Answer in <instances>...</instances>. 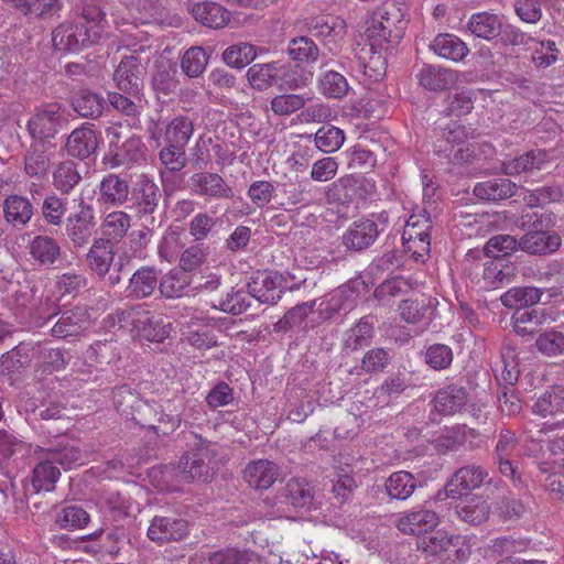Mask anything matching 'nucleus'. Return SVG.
<instances>
[{
    "mask_svg": "<svg viewBox=\"0 0 564 564\" xmlns=\"http://www.w3.org/2000/svg\"><path fill=\"white\" fill-rule=\"evenodd\" d=\"M145 70L138 55L122 57L113 72L116 87L122 93L137 96L142 86Z\"/></svg>",
    "mask_w": 564,
    "mask_h": 564,
    "instance_id": "obj_8",
    "label": "nucleus"
},
{
    "mask_svg": "<svg viewBox=\"0 0 564 564\" xmlns=\"http://www.w3.org/2000/svg\"><path fill=\"white\" fill-rule=\"evenodd\" d=\"M457 516L473 525L482 523L489 516V506L481 497H469L456 507Z\"/></svg>",
    "mask_w": 564,
    "mask_h": 564,
    "instance_id": "obj_47",
    "label": "nucleus"
},
{
    "mask_svg": "<svg viewBox=\"0 0 564 564\" xmlns=\"http://www.w3.org/2000/svg\"><path fill=\"white\" fill-rule=\"evenodd\" d=\"M403 14L393 2H386L369 13L364 22V40L371 50H391L398 44L400 35L393 33Z\"/></svg>",
    "mask_w": 564,
    "mask_h": 564,
    "instance_id": "obj_2",
    "label": "nucleus"
},
{
    "mask_svg": "<svg viewBox=\"0 0 564 564\" xmlns=\"http://www.w3.org/2000/svg\"><path fill=\"white\" fill-rule=\"evenodd\" d=\"M194 134V120L185 115L172 118L163 130L165 143L185 148Z\"/></svg>",
    "mask_w": 564,
    "mask_h": 564,
    "instance_id": "obj_37",
    "label": "nucleus"
},
{
    "mask_svg": "<svg viewBox=\"0 0 564 564\" xmlns=\"http://www.w3.org/2000/svg\"><path fill=\"white\" fill-rule=\"evenodd\" d=\"M189 276L182 271L172 270L164 274L159 283L160 293L166 299H178L187 294Z\"/></svg>",
    "mask_w": 564,
    "mask_h": 564,
    "instance_id": "obj_52",
    "label": "nucleus"
},
{
    "mask_svg": "<svg viewBox=\"0 0 564 564\" xmlns=\"http://www.w3.org/2000/svg\"><path fill=\"white\" fill-rule=\"evenodd\" d=\"M6 221L14 228L25 227L32 219L34 208L30 199L25 196L12 194L9 195L2 204Z\"/></svg>",
    "mask_w": 564,
    "mask_h": 564,
    "instance_id": "obj_22",
    "label": "nucleus"
},
{
    "mask_svg": "<svg viewBox=\"0 0 564 564\" xmlns=\"http://www.w3.org/2000/svg\"><path fill=\"white\" fill-rule=\"evenodd\" d=\"M457 541V536L448 535L443 531H436L419 538L416 545L426 560L434 561L436 558L443 560L451 552H454Z\"/></svg>",
    "mask_w": 564,
    "mask_h": 564,
    "instance_id": "obj_14",
    "label": "nucleus"
},
{
    "mask_svg": "<svg viewBox=\"0 0 564 564\" xmlns=\"http://www.w3.org/2000/svg\"><path fill=\"white\" fill-rule=\"evenodd\" d=\"M131 227V216L123 210H113L101 220L100 229L105 239L120 240Z\"/></svg>",
    "mask_w": 564,
    "mask_h": 564,
    "instance_id": "obj_46",
    "label": "nucleus"
},
{
    "mask_svg": "<svg viewBox=\"0 0 564 564\" xmlns=\"http://www.w3.org/2000/svg\"><path fill=\"white\" fill-rule=\"evenodd\" d=\"M161 194L153 180L142 175L132 189V205L139 217L152 215L158 208Z\"/></svg>",
    "mask_w": 564,
    "mask_h": 564,
    "instance_id": "obj_12",
    "label": "nucleus"
},
{
    "mask_svg": "<svg viewBox=\"0 0 564 564\" xmlns=\"http://www.w3.org/2000/svg\"><path fill=\"white\" fill-rule=\"evenodd\" d=\"M72 106L83 118H97L102 112L105 99L97 93L84 89L73 97Z\"/></svg>",
    "mask_w": 564,
    "mask_h": 564,
    "instance_id": "obj_49",
    "label": "nucleus"
},
{
    "mask_svg": "<svg viewBox=\"0 0 564 564\" xmlns=\"http://www.w3.org/2000/svg\"><path fill=\"white\" fill-rule=\"evenodd\" d=\"M275 84L280 89L294 90L305 86L306 79L302 69L296 65L275 62Z\"/></svg>",
    "mask_w": 564,
    "mask_h": 564,
    "instance_id": "obj_57",
    "label": "nucleus"
},
{
    "mask_svg": "<svg viewBox=\"0 0 564 564\" xmlns=\"http://www.w3.org/2000/svg\"><path fill=\"white\" fill-rule=\"evenodd\" d=\"M79 210L66 219L65 231L74 248H83L89 243L96 232V217L91 205L80 199Z\"/></svg>",
    "mask_w": 564,
    "mask_h": 564,
    "instance_id": "obj_5",
    "label": "nucleus"
},
{
    "mask_svg": "<svg viewBox=\"0 0 564 564\" xmlns=\"http://www.w3.org/2000/svg\"><path fill=\"white\" fill-rule=\"evenodd\" d=\"M310 33L325 45L337 44L346 34V22L339 17H318L308 24Z\"/></svg>",
    "mask_w": 564,
    "mask_h": 564,
    "instance_id": "obj_21",
    "label": "nucleus"
},
{
    "mask_svg": "<svg viewBox=\"0 0 564 564\" xmlns=\"http://www.w3.org/2000/svg\"><path fill=\"white\" fill-rule=\"evenodd\" d=\"M546 161L547 154L544 150H531L520 156L505 161L502 171L507 175H518L541 170Z\"/></svg>",
    "mask_w": 564,
    "mask_h": 564,
    "instance_id": "obj_40",
    "label": "nucleus"
},
{
    "mask_svg": "<svg viewBox=\"0 0 564 564\" xmlns=\"http://www.w3.org/2000/svg\"><path fill=\"white\" fill-rule=\"evenodd\" d=\"M64 119L63 108L58 104H48L29 118L26 130L32 139H50L58 132Z\"/></svg>",
    "mask_w": 564,
    "mask_h": 564,
    "instance_id": "obj_7",
    "label": "nucleus"
},
{
    "mask_svg": "<svg viewBox=\"0 0 564 564\" xmlns=\"http://www.w3.org/2000/svg\"><path fill=\"white\" fill-rule=\"evenodd\" d=\"M345 142V132L335 126L321 127L314 137L315 147L324 153L338 151Z\"/></svg>",
    "mask_w": 564,
    "mask_h": 564,
    "instance_id": "obj_55",
    "label": "nucleus"
},
{
    "mask_svg": "<svg viewBox=\"0 0 564 564\" xmlns=\"http://www.w3.org/2000/svg\"><path fill=\"white\" fill-rule=\"evenodd\" d=\"M115 252L105 238H96L93 241L87 254L88 268L99 276H105L113 262Z\"/></svg>",
    "mask_w": 564,
    "mask_h": 564,
    "instance_id": "obj_31",
    "label": "nucleus"
},
{
    "mask_svg": "<svg viewBox=\"0 0 564 564\" xmlns=\"http://www.w3.org/2000/svg\"><path fill=\"white\" fill-rule=\"evenodd\" d=\"M192 14L197 22L212 29L226 26L230 19L229 12L215 2L195 4L192 9Z\"/></svg>",
    "mask_w": 564,
    "mask_h": 564,
    "instance_id": "obj_39",
    "label": "nucleus"
},
{
    "mask_svg": "<svg viewBox=\"0 0 564 564\" xmlns=\"http://www.w3.org/2000/svg\"><path fill=\"white\" fill-rule=\"evenodd\" d=\"M283 496L290 505L296 508H308L314 498L313 487L303 478L290 479L284 489Z\"/></svg>",
    "mask_w": 564,
    "mask_h": 564,
    "instance_id": "obj_48",
    "label": "nucleus"
},
{
    "mask_svg": "<svg viewBox=\"0 0 564 564\" xmlns=\"http://www.w3.org/2000/svg\"><path fill=\"white\" fill-rule=\"evenodd\" d=\"M288 53L294 61L313 63L317 61L319 50L311 37L299 36L290 41Z\"/></svg>",
    "mask_w": 564,
    "mask_h": 564,
    "instance_id": "obj_62",
    "label": "nucleus"
},
{
    "mask_svg": "<svg viewBox=\"0 0 564 564\" xmlns=\"http://www.w3.org/2000/svg\"><path fill=\"white\" fill-rule=\"evenodd\" d=\"M257 57V51L256 46L246 43L240 42L237 44H234L225 50L223 53V59L224 62L236 68H242L250 64L254 58Z\"/></svg>",
    "mask_w": 564,
    "mask_h": 564,
    "instance_id": "obj_59",
    "label": "nucleus"
},
{
    "mask_svg": "<svg viewBox=\"0 0 564 564\" xmlns=\"http://www.w3.org/2000/svg\"><path fill=\"white\" fill-rule=\"evenodd\" d=\"M51 166V155L42 143H32L24 155V172L30 177H43Z\"/></svg>",
    "mask_w": 564,
    "mask_h": 564,
    "instance_id": "obj_42",
    "label": "nucleus"
},
{
    "mask_svg": "<svg viewBox=\"0 0 564 564\" xmlns=\"http://www.w3.org/2000/svg\"><path fill=\"white\" fill-rule=\"evenodd\" d=\"M97 147V132L89 124H83L73 130L65 144L67 153L79 160H85L90 156L96 151Z\"/></svg>",
    "mask_w": 564,
    "mask_h": 564,
    "instance_id": "obj_19",
    "label": "nucleus"
},
{
    "mask_svg": "<svg viewBox=\"0 0 564 564\" xmlns=\"http://www.w3.org/2000/svg\"><path fill=\"white\" fill-rule=\"evenodd\" d=\"M517 44H523L532 54L533 63L539 67H549L557 59L558 50L552 40L538 41L531 36L520 34L516 36Z\"/></svg>",
    "mask_w": 564,
    "mask_h": 564,
    "instance_id": "obj_30",
    "label": "nucleus"
},
{
    "mask_svg": "<svg viewBox=\"0 0 564 564\" xmlns=\"http://www.w3.org/2000/svg\"><path fill=\"white\" fill-rule=\"evenodd\" d=\"M561 246V238L556 234L547 231H531L519 241V248L529 253H549L556 251Z\"/></svg>",
    "mask_w": 564,
    "mask_h": 564,
    "instance_id": "obj_34",
    "label": "nucleus"
},
{
    "mask_svg": "<svg viewBox=\"0 0 564 564\" xmlns=\"http://www.w3.org/2000/svg\"><path fill=\"white\" fill-rule=\"evenodd\" d=\"M107 327L124 334L130 332L141 340L161 343L170 336L171 324L155 317L142 305L117 311L105 318Z\"/></svg>",
    "mask_w": 564,
    "mask_h": 564,
    "instance_id": "obj_1",
    "label": "nucleus"
},
{
    "mask_svg": "<svg viewBox=\"0 0 564 564\" xmlns=\"http://www.w3.org/2000/svg\"><path fill=\"white\" fill-rule=\"evenodd\" d=\"M373 334L372 324L367 318H361L345 334L344 347L348 350L366 349L370 346Z\"/></svg>",
    "mask_w": 564,
    "mask_h": 564,
    "instance_id": "obj_53",
    "label": "nucleus"
},
{
    "mask_svg": "<svg viewBox=\"0 0 564 564\" xmlns=\"http://www.w3.org/2000/svg\"><path fill=\"white\" fill-rule=\"evenodd\" d=\"M41 210L44 220L48 225L59 226L67 212V198L51 193L43 199Z\"/></svg>",
    "mask_w": 564,
    "mask_h": 564,
    "instance_id": "obj_61",
    "label": "nucleus"
},
{
    "mask_svg": "<svg viewBox=\"0 0 564 564\" xmlns=\"http://www.w3.org/2000/svg\"><path fill=\"white\" fill-rule=\"evenodd\" d=\"M513 271V267L503 259H495L485 264L482 276L490 286L497 288L499 284L510 282Z\"/></svg>",
    "mask_w": 564,
    "mask_h": 564,
    "instance_id": "obj_63",
    "label": "nucleus"
},
{
    "mask_svg": "<svg viewBox=\"0 0 564 564\" xmlns=\"http://www.w3.org/2000/svg\"><path fill=\"white\" fill-rule=\"evenodd\" d=\"M89 325L87 311L75 307L64 312L51 328L53 337L66 339L80 335Z\"/></svg>",
    "mask_w": 564,
    "mask_h": 564,
    "instance_id": "obj_18",
    "label": "nucleus"
},
{
    "mask_svg": "<svg viewBox=\"0 0 564 564\" xmlns=\"http://www.w3.org/2000/svg\"><path fill=\"white\" fill-rule=\"evenodd\" d=\"M248 288L252 297L260 303L274 304L281 299L282 279L275 272L258 273Z\"/></svg>",
    "mask_w": 564,
    "mask_h": 564,
    "instance_id": "obj_16",
    "label": "nucleus"
},
{
    "mask_svg": "<svg viewBox=\"0 0 564 564\" xmlns=\"http://www.w3.org/2000/svg\"><path fill=\"white\" fill-rule=\"evenodd\" d=\"M207 64L208 56L199 46L188 48L181 59L182 72L191 78L199 77L205 72Z\"/></svg>",
    "mask_w": 564,
    "mask_h": 564,
    "instance_id": "obj_58",
    "label": "nucleus"
},
{
    "mask_svg": "<svg viewBox=\"0 0 564 564\" xmlns=\"http://www.w3.org/2000/svg\"><path fill=\"white\" fill-rule=\"evenodd\" d=\"M189 191L208 199H230L234 197L231 186L221 175L213 172H197L188 180Z\"/></svg>",
    "mask_w": 564,
    "mask_h": 564,
    "instance_id": "obj_9",
    "label": "nucleus"
},
{
    "mask_svg": "<svg viewBox=\"0 0 564 564\" xmlns=\"http://www.w3.org/2000/svg\"><path fill=\"white\" fill-rule=\"evenodd\" d=\"M357 301L358 294L354 289L348 285L340 286L326 301L319 303L318 311L324 319H328L341 312H349Z\"/></svg>",
    "mask_w": 564,
    "mask_h": 564,
    "instance_id": "obj_24",
    "label": "nucleus"
},
{
    "mask_svg": "<svg viewBox=\"0 0 564 564\" xmlns=\"http://www.w3.org/2000/svg\"><path fill=\"white\" fill-rule=\"evenodd\" d=\"M518 186L508 178H491L477 183L474 187V195L480 199L498 202L512 197Z\"/></svg>",
    "mask_w": 564,
    "mask_h": 564,
    "instance_id": "obj_32",
    "label": "nucleus"
},
{
    "mask_svg": "<svg viewBox=\"0 0 564 564\" xmlns=\"http://www.w3.org/2000/svg\"><path fill=\"white\" fill-rule=\"evenodd\" d=\"M129 196L128 182L117 174L106 175L100 184L97 202L100 205L121 206Z\"/></svg>",
    "mask_w": 564,
    "mask_h": 564,
    "instance_id": "obj_25",
    "label": "nucleus"
},
{
    "mask_svg": "<svg viewBox=\"0 0 564 564\" xmlns=\"http://www.w3.org/2000/svg\"><path fill=\"white\" fill-rule=\"evenodd\" d=\"M326 199L330 204L349 205L355 202L352 174L337 178L327 186Z\"/></svg>",
    "mask_w": 564,
    "mask_h": 564,
    "instance_id": "obj_56",
    "label": "nucleus"
},
{
    "mask_svg": "<svg viewBox=\"0 0 564 564\" xmlns=\"http://www.w3.org/2000/svg\"><path fill=\"white\" fill-rule=\"evenodd\" d=\"M438 524L436 512L427 509L412 510L397 520V528L404 534H421Z\"/></svg>",
    "mask_w": 564,
    "mask_h": 564,
    "instance_id": "obj_23",
    "label": "nucleus"
},
{
    "mask_svg": "<svg viewBox=\"0 0 564 564\" xmlns=\"http://www.w3.org/2000/svg\"><path fill=\"white\" fill-rule=\"evenodd\" d=\"M20 14L32 19H45L62 8L61 0H2Z\"/></svg>",
    "mask_w": 564,
    "mask_h": 564,
    "instance_id": "obj_28",
    "label": "nucleus"
},
{
    "mask_svg": "<svg viewBox=\"0 0 564 564\" xmlns=\"http://www.w3.org/2000/svg\"><path fill=\"white\" fill-rule=\"evenodd\" d=\"M542 291L534 286L511 288L505 292L500 300L508 308L532 306L540 302Z\"/></svg>",
    "mask_w": 564,
    "mask_h": 564,
    "instance_id": "obj_50",
    "label": "nucleus"
},
{
    "mask_svg": "<svg viewBox=\"0 0 564 564\" xmlns=\"http://www.w3.org/2000/svg\"><path fill=\"white\" fill-rule=\"evenodd\" d=\"M388 51L362 46L356 52L359 68L369 83H379L386 76Z\"/></svg>",
    "mask_w": 564,
    "mask_h": 564,
    "instance_id": "obj_17",
    "label": "nucleus"
},
{
    "mask_svg": "<svg viewBox=\"0 0 564 564\" xmlns=\"http://www.w3.org/2000/svg\"><path fill=\"white\" fill-rule=\"evenodd\" d=\"M96 40V32L84 21H65L52 32L55 50L64 53L79 52Z\"/></svg>",
    "mask_w": 564,
    "mask_h": 564,
    "instance_id": "obj_4",
    "label": "nucleus"
},
{
    "mask_svg": "<svg viewBox=\"0 0 564 564\" xmlns=\"http://www.w3.org/2000/svg\"><path fill=\"white\" fill-rule=\"evenodd\" d=\"M550 319L551 316L545 310L517 312L512 316V327L518 336L531 337L536 334Z\"/></svg>",
    "mask_w": 564,
    "mask_h": 564,
    "instance_id": "obj_35",
    "label": "nucleus"
},
{
    "mask_svg": "<svg viewBox=\"0 0 564 564\" xmlns=\"http://www.w3.org/2000/svg\"><path fill=\"white\" fill-rule=\"evenodd\" d=\"M384 488L391 499L406 500L414 492L416 480L411 473L400 470L387 478Z\"/></svg>",
    "mask_w": 564,
    "mask_h": 564,
    "instance_id": "obj_45",
    "label": "nucleus"
},
{
    "mask_svg": "<svg viewBox=\"0 0 564 564\" xmlns=\"http://www.w3.org/2000/svg\"><path fill=\"white\" fill-rule=\"evenodd\" d=\"M389 225L387 212L371 214L352 221L341 237L343 246L350 251H362L375 243Z\"/></svg>",
    "mask_w": 564,
    "mask_h": 564,
    "instance_id": "obj_3",
    "label": "nucleus"
},
{
    "mask_svg": "<svg viewBox=\"0 0 564 564\" xmlns=\"http://www.w3.org/2000/svg\"><path fill=\"white\" fill-rule=\"evenodd\" d=\"M45 456L52 460L53 464L61 465L64 469H69L75 465L84 463V455L82 451L73 444H61L58 447L47 448Z\"/></svg>",
    "mask_w": 564,
    "mask_h": 564,
    "instance_id": "obj_54",
    "label": "nucleus"
},
{
    "mask_svg": "<svg viewBox=\"0 0 564 564\" xmlns=\"http://www.w3.org/2000/svg\"><path fill=\"white\" fill-rule=\"evenodd\" d=\"M26 250L31 259L43 267H52L62 256L58 241L48 235H35L30 238Z\"/></svg>",
    "mask_w": 564,
    "mask_h": 564,
    "instance_id": "obj_13",
    "label": "nucleus"
},
{
    "mask_svg": "<svg viewBox=\"0 0 564 564\" xmlns=\"http://www.w3.org/2000/svg\"><path fill=\"white\" fill-rule=\"evenodd\" d=\"M467 402V392L464 388L448 386L436 392L432 404L434 411L442 415H453L460 411Z\"/></svg>",
    "mask_w": 564,
    "mask_h": 564,
    "instance_id": "obj_29",
    "label": "nucleus"
},
{
    "mask_svg": "<svg viewBox=\"0 0 564 564\" xmlns=\"http://www.w3.org/2000/svg\"><path fill=\"white\" fill-rule=\"evenodd\" d=\"M488 471L479 465H466L457 469L445 486L446 496L456 499L479 488L488 478Z\"/></svg>",
    "mask_w": 564,
    "mask_h": 564,
    "instance_id": "obj_10",
    "label": "nucleus"
},
{
    "mask_svg": "<svg viewBox=\"0 0 564 564\" xmlns=\"http://www.w3.org/2000/svg\"><path fill=\"white\" fill-rule=\"evenodd\" d=\"M82 181L78 164L72 160L57 163L52 172V184L61 194H69Z\"/></svg>",
    "mask_w": 564,
    "mask_h": 564,
    "instance_id": "obj_38",
    "label": "nucleus"
},
{
    "mask_svg": "<svg viewBox=\"0 0 564 564\" xmlns=\"http://www.w3.org/2000/svg\"><path fill=\"white\" fill-rule=\"evenodd\" d=\"M502 23L498 15L488 12L473 14L468 21V30L477 37L492 40L501 32Z\"/></svg>",
    "mask_w": 564,
    "mask_h": 564,
    "instance_id": "obj_43",
    "label": "nucleus"
},
{
    "mask_svg": "<svg viewBox=\"0 0 564 564\" xmlns=\"http://www.w3.org/2000/svg\"><path fill=\"white\" fill-rule=\"evenodd\" d=\"M159 274L160 271L152 267L138 269L129 280L127 295L137 300L151 296L159 288Z\"/></svg>",
    "mask_w": 564,
    "mask_h": 564,
    "instance_id": "obj_26",
    "label": "nucleus"
},
{
    "mask_svg": "<svg viewBox=\"0 0 564 564\" xmlns=\"http://www.w3.org/2000/svg\"><path fill=\"white\" fill-rule=\"evenodd\" d=\"M214 447L215 445L202 441L195 449L185 453L178 462L182 478L185 480L206 481L209 478Z\"/></svg>",
    "mask_w": 564,
    "mask_h": 564,
    "instance_id": "obj_6",
    "label": "nucleus"
},
{
    "mask_svg": "<svg viewBox=\"0 0 564 564\" xmlns=\"http://www.w3.org/2000/svg\"><path fill=\"white\" fill-rule=\"evenodd\" d=\"M279 466L268 459L250 462L243 470V479L257 490L270 488L279 478Z\"/></svg>",
    "mask_w": 564,
    "mask_h": 564,
    "instance_id": "obj_15",
    "label": "nucleus"
},
{
    "mask_svg": "<svg viewBox=\"0 0 564 564\" xmlns=\"http://www.w3.org/2000/svg\"><path fill=\"white\" fill-rule=\"evenodd\" d=\"M200 557L208 564H257L260 561L254 552L238 547L203 552Z\"/></svg>",
    "mask_w": 564,
    "mask_h": 564,
    "instance_id": "obj_33",
    "label": "nucleus"
},
{
    "mask_svg": "<svg viewBox=\"0 0 564 564\" xmlns=\"http://www.w3.org/2000/svg\"><path fill=\"white\" fill-rule=\"evenodd\" d=\"M430 48L440 57L452 62H460L469 54L467 44L451 33L436 35L431 42Z\"/></svg>",
    "mask_w": 564,
    "mask_h": 564,
    "instance_id": "obj_27",
    "label": "nucleus"
},
{
    "mask_svg": "<svg viewBox=\"0 0 564 564\" xmlns=\"http://www.w3.org/2000/svg\"><path fill=\"white\" fill-rule=\"evenodd\" d=\"M247 79L250 86L257 90L269 88L276 79L275 62L253 64L247 70Z\"/></svg>",
    "mask_w": 564,
    "mask_h": 564,
    "instance_id": "obj_60",
    "label": "nucleus"
},
{
    "mask_svg": "<svg viewBox=\"0 0 564 564\" xmlns=\"http://www.w3.org/2000/svg\"><path fill=\"white\" fill-rule=\"evenodd\" d=\"M532 412L542 417L564 413V387L554 386L542 393L532 405Z\"/></svg>",
    "mask_w": 564,
    "mask_h": 564,
    "instance_id": "obj_41",
    "label": "nucleus"
},
{
    "mask_svg": "<svg viewBox=\"0 0 564 564\" xmlns=\"http://www.w3.org/2000/svg\"><path fill=\"white\" fill-rule=\"evenodd\" d=\"M59 476V469L45 456V458L33 468L31 479L32 487L35 492L53 491Z\"/></svg>",
    "mask_w": 564,
    "mask_h": 564,
    "instance_id": "obj_44",
    "label": "nucleus"
},
{
    "mask_svg": "<svg viewBox=\"0 0 564 564\" xmlns=\"http://www.w3.org/2000/svg\"><path fill=\"white\" fill-rule=\"evenodd\" d=\"M188 523L173 517H154L148 528V538L158 543L178 542L188 535Z\"/></svg>",
    "mask_w": 564,
    "mask_h": 564,
    "instance_id": "obj_11",
    "label": "nucleus"
},
{
    "mask_svg": "<svg viewBox=\"0 0 564 564\" xmlns=\"http://www.w3.org/2000/svg\"><path fill=\"white\" fill-rule=\"evenodd\" d=\"M416 77L421 86L432 91L447 89L456 82L454 70L433 65H424Z\"/></svg>",
    "mask_w": 564,
    "mask_h": 564,
    "instance_id": "obj_36",
    "label": "nucleus"
},
{
    "mask_svg": "<svg viewBox=\"0 0 564 564\" xmlns=\"http://www.w3.org/2000/svg\"><path fill=\"white\" fill-rule=\"evenodd\" d=\"M435 303L432 299L404 300L399 304L401 318L409 323L425 328L434 318Z\"/></svg>",
    "mask_w": 564,
    "mask_h": 564,
    "instance_id": "obj_20",
    "label": "nucleus"
},
{
    "mask_svg": "<svg viewBox=\"0 0 564 564\" xmlns=\"http://www.w3.org/2000/svg\"><path fill=\"white\" fill-rule=\"evenodd\" d=\"M89 522L87 511L77 505L64 507L56 517V523L62 529H82Z\"/></svg>",
    "mask_w": 564,
    "mask_h": 564,
    "instance_id": "obj_64",
    "label": "nucleus"
},
{
    "mask_svg": "<svg viewBox=\"0 0 564 564\" xmlns=\"http://www.w3.org/2000/svg\"><path fill=\"white\" fill-rule=\"evenodd\" d=\"M318 90L327 98L341 99L348 94L349 84L340 73L326 70L318 77Z\"/></svg>",
    "mask_w": 564,
    "mask_h": 564,
    "instance_id": "obj_51",
    "label": "nucleus"
}]
</instances>
